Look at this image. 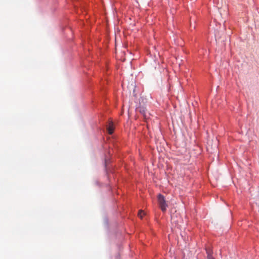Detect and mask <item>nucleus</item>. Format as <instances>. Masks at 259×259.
<instances>
[{
	"label": "nucleus",
	"instance_id": "f257e3e1",
	"mask_svg": "<svg viewBox=\"0 0 259 259\" xmlns=\"http://www.w3.org/2000/svg\"><path fill=\"white\" fill-rule=\"evenodd\" d=\"M158 202L159 205L163 212H164L166 210L167 204L166 203L164 197L161 194H159L157 196Z\"/></svg>",
	"mask_w": 259,
	"mask_h": 259
},
{
	"label": "nucleus",
	"instance_id": "f03ea898",
	"mask_svg": "<svg viewBox=\"0 0 259 259\" xmlns=\"http://www.w3.org/2000/svg\"><path fill=\"white\" fill-rule=\"evenodd\" d=\"M107 130L110 135L112 134L114 132V126L112 122L109 123V125L107 127Z\"/></svg>",
	"mask_w": 259,
	"mask_h": 259
},
{
	"label": "nucleus",
	"instance_id": "7ed1b4c3",
	"mask_svg": "<svg viewBox=\"0 0 259 259\" xmlns=\"http://www.w3.org/2000/svg\"><path fill=\"white\" fill-rule=\"evenodd\" d=\"M206 252L207 254L208 259H214V258L212 256L211 254V250L210 249H206Z\"/></svg>",
	"mask_w": 259,
	"mask_h": 259
},
{
	"label": "nucleus",
	"instance_id": "20e7f679",
	"mask_svg": "<svg viewBox=\"0 0 259 259\" xmlns=\"http://www.w3.org/2000/svg\"><path fill=\"white\" fill-rule=\"evenodd\" d=\"M144 214L143 211L142 210H139V213H138V216L140 218H142L143 217V214Z\"/></svg>",
	"mask_w": 259,
	"mask_h": 259
},
{
	"label": "nucleus",
	"instance_id": "39448f33",
	"mask_svg": "<svg viewBox=\"0 0 259 259\" xmlns=\"http://www.w3.org/2000/svg\"><path fill=\"white\" fill-rule=\"evenodd\" d=\"M140 112L143 113H144V110H143L142 111H140Z\"/></svg>",
	"mask_w": 259,
	"mask_h": 259
}]
</instances>
